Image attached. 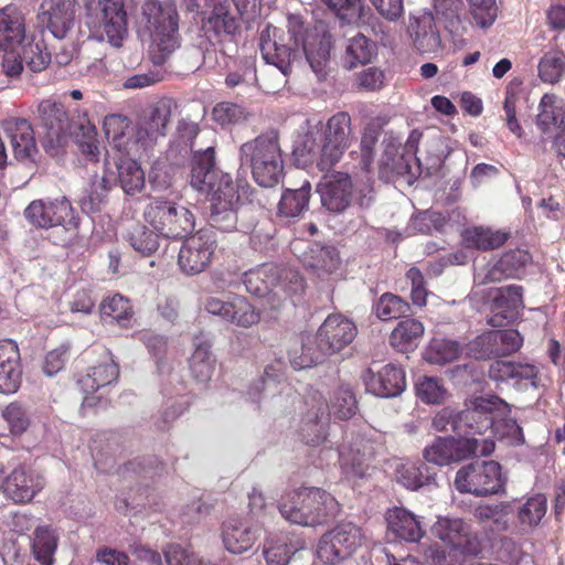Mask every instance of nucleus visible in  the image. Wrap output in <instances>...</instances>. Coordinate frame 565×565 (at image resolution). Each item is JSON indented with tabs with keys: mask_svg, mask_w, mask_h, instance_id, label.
Wrapping results in <instances>:
<instances>
[{
	"mask_svg": "<svg viewBox=\"0 0 565 565\" xmlns=\"http://www.w3.org/2000/svg\"><path fill=\"white\" fill-rule=\"evenodd\" d=\"M332 49L331 34L323 24L308 29L300 15L290 14L287 30L268 25L260 35V51L267 66L258 76L257 90L275 94L287 83L292 62L301 53L319 76H323Z\"/></svg>",
	"mask_w": 565,
	"mask_h": 565,
	"instance_id": "obj_1",
	"label": "nucleus"
},
{
	"mask_svg": "<svg viewBox=\"0 0 565 565\" xmlns=\"http://www.w3.org/2000/svg\"><path fill=\"white\" fill-rule=\"evenodd\" d=\"M352 139L351 117L340 111L327 122L309 125L297 142L296 152L300 156L319 153L318 167L321 171L329 170L341 160Z\"/></svg>",
	"mask_w": 565,
	"mask_h": 565,
	"instance_id": "obj_2",
	"label": "nucleus"
},
{
	"mask_svg": "<svg viewBox=\"0 0 565 565\" xmlns=\"http://www.w3.org/2000/svg\"><path fill=\"white\" fill-rule=\"evenodd\" d=\"M140 24L150 33L149 54L156 65H162L179 47V14L171 0H145Z\"/></svg>",
	"mask_w": 565,
	"mask_h": 565,
	"instance_id": "obj_3",
	"label": "nucleus"
},
{
	"mask_svg": "<svg viewBox=\"0 0 565 565\" xmlns=\"http://www.w3.org/2000/svg\"><path fill=\"white\" fill-rule=\"evenodd\" d=\"M117 182L125 193L134 195L145 186V172L131 159H121L114 163L105 160L102 172H95L85 195L81 199L82 210L87 214L100 211L107 201L109 190Z\"/></svg>",
	"mask_w": 565,
	"mask_h": 565,
	"instance_id": "obj_4",
	"label": "nucleus"
},
{
	"mask_svg": "<svg viewBox=\"0 0 565 565\" xmlns=\"http://www.w3.org/2000/svg\"><path fill=\"white\" fill-rule=\"evenodd\" d=\"M356 334L358 328L352 320L340 313L329 315L319 327L315 339H308L302 344L301 355L291 356L290 362L296 370L311 367L326 356L340 352Z\"/></svg>",
	"mask_w": 565,
	"mask_h": 565,
	"instance_id": "obj_5",
	"label": "nucleus"
},
{
	"mask_svg": "<svg viewBox=\"0 0 565 565\" xmlns=\"http://www.w3.org/2000/svg\"><path fill=\"white\" fill-rule=\"evenodd\" d=\"M241 163L248 166L255 182L263 188L279 183L284 173V160L276 135H262L239 148Z\"/></svg>",
	"mask_w": 565,
	"mask_h": 565,
	"instance_id": "obj_6",
	"label": "nucleus"
},
{
	"mask_svg": "<svg viewBox=\"0 0 565 565\" xmlns=\"http://www.w3.org/2000/svg\"><path fill=\"white\" fill-rule=\"evenodd\" d=\"M279 511L291 523L316 526L334 516L339 512V503L320 488H302L289 494L280 503Z\"/></svg>",
	"mask_w": 565,
	"mask_h": 565,
	"instance_id": "obj_7",
	"label": "nucleus"
},
{
	"mask_svg": "<svg viewBox=\"0 0 565 565\" xmlns=\"http://www.w3.org/2000/svg\"><path fill=\"white\" fill-rule=\"evenodd\" d=\"M145 222L159 235L168 238L183 237L195 226L193 213L171 201L156 199L143 210Z\"/></svg>",
	"mask_w": 565,
	"mask_h": 565,
	"instance_id": "obj_8",
	"label": "nucleus"
},
{
	"mask_svg": "<svg viewBox=\"0 0 565 565\" xmlns=\"http://www.w3.org/2000/svg\"><path fill=\"white\" fill-rule=\"evenodd\" d=\"M317 411H309L308 427L303 428V439L307 444L317 446L326 438L324 423L329 415L339 419L351 418L356 412V401L349 387L341 386L334 391L330 404L320 397Z\"/></svg>",
	"mask_w": 565,
	"mask_h": 565,
	"instance_id": "obj_9",
	"label": "nucleus"
},
{
	"mask_svg": "<svg viewBox=\"0 0 565 565\" xmlns=\"http://www.w3.org/2000/svg\"><path fill=\"white\" fill-rule=\"evenodd\" d=\"M493 449L494 443L490 438L479 440L477 438L438 437L424 449L423 456L429 463L446 466L463 460L471 455L487 456Z\"/></svg>",
	"mask_w": 565,
	"mask_h": 565,
	"instance_id": "obj_10",
	"label": "nucleus"
},
{
	"mask_svg": "<svg viewBox=\"0 0 565 565\" xmlns=\"http://www.w3.org/2000/svg\"><path fill=\"white\" fill-rule=\"evenodd\" d=\"M364 541L360 526L352 522H341L322 535L317 555L322 562L334 564L354 554Z\"/></svg>",
	"mask_w": 565,
	"mask_h": 565,
	"instance_id": "obj_11",
	"label": "nucleus"
},
{
	"mask_svg": "<svg viewBox=\"0 0 565 565\" xmlns=\"http://www.w3.org/2000/svg\"><path fill=\"white\" fill-rule=\"evenodd\" d=\"M454 483L461 493L477 497L497 493L503 486L501 466L493 460L469 463L457 471Z\"/></svg>",
	"mask_w": 565,
	"mask_h": 565,
	"instance_id": "obj_12",
	"label": "nucleus"
},
{
	"mask_svg": "<svg viewBox=\"0 0 565 565\" xmlns=\"http://www.w3.org/2000/svg\"><path fill=\"white\" fill-rule=\"evenodd\" d=\"M504 407V402L497 396H480L469 401L461 411V438L492 433L497 417Z\"/></svg>",
	"mask_w": 565,
	"mask_h": 565,
	"instance_id": "obj_13",
	"label": "nucleus"
},
{
	"mask_svg": "<svg viewBox=\"0 0 565 565\" xmlns=\"http://www.w3.org/2000/svg\"><path fill=\"white\" fill-rule=\"evenodd\" d=\"M24 217L30 225L38 228L76 226L73 207L65 198L51 200H34L24 210Z\"/></svg>",
	"mask_w": 565,
	"mask_h": 565,
	"instance_id": "obj_14",
	"label": "nucleus"
},
{
	"mask_svg": "<svg viewBox=\"0 0 565 565\" xmlns=\"http://www.w3.org/2000/svg\"><path fill=\"white\" fill-rule=\"evenodd\" d=\"M216 248L214 235L207 231H200L182 243L178 255L180 269L186 275L202 273L211 263Z\"/></svg>",
	"mask_w": 565,
	"mask_h": 565,
	"instance_id": "obj_15",
	"label": "nucleus"
},
{
	"mask_svg": "<svg viewBox=\"0 0 565 565\" xmlns=\"http://www.w3.org/2000/svg\"><path fill=\"white\" fill-rule=\"evenodd\" d=\"M100 38L111 46L121 47L128 35L127 13L122 0H98Z\"/></svg>",
	"mask_w": 565,
	"mask_h": 565,
	"instance_id": "obj_16",
	"label": "nucleus"
},
{
	"mask_svg": "<svg viewBox=\"0 0 565 565\" xmlns=\"http://www.w3.org/2000/svg\"><path fill=\"white\" fill-rule=\"evenodd\" d=\"M431 533L451 550L467 554L479 552L477 536L461 519L438 518L431 527Z\"/></svg>",
	"mask_w": 565,
	"mask_h": 565,
	"instance_id": "obj_17",
	"label": "nucleus"
},
{
	"mask_svg": "<svg viewBox=\"0 0 565 565\" xmlns=\"http://www.w3.org/2000/svg\"><path fill=\"white\" fill-rule=\"evenodd\" d=\"M530 260L531 255L523 249L504 253L495 263L476 270L475 289L490 282H499L503 279L515 277Z\"/></svg>",
	"mask_w": 565,
	"mask_h": 565,
	"instance_id": "obj_18",
	"label": "nucleus"
},
{
	"mask_svg": "<svg viewBox=\"0 0 565 565\" xmlns=\"http://www.w3.org/2000/svg\"><path fill=\"white\" fill-rule=\"evenodd\" d=\"M353 184L350 177L343 172H334L323 177L319 183L322 205L334 213L344 212L352 203Z\"/></svg>",
	"mask_w": 565,
	"mask_h": 565,
	"instance_id": "obj_19",
	"label": "nucleus"
},
{
	"mask_svg": "<svg viewBox=\"0 0 565 565\" xmlns=\"http://www.w3.org/2000/svg\"><path fill=\"white\" fill-rule=\"evenodd\" d=\"M262 535V527L242 519L231 518L223 522L221 537L225 550L235 555L249 551Z\"/></svg>",
	"mask_w": 565,
	"mask_h": 565,
	"instance_id": "obj_20",
	"label": "nucleus"
},
{
	"mask_svg": "<svg viewBox=\"0 0 565 565\" xmlns=\"http://www.w3.org/2000/svg\"><path fill=\"white\" fill-rule=\"evenodd\" d=\"M374 456L373 445L364 439H355L341 447L340 466L344 477L355 482L369 475L370 462Z\"/></svg>",
	"mask_w": 565,
	"mask_h": 565,
	"instance_id": "obj_21",
	"label": "nucleus"
},
{
	"mask_svg": "<svg viewBox=\"0 0 565 565\" xmlns=\"http://www.w3.org/2000/svg\"><path fill=\"white\" fill-rule=\"evenodd\" d=\"M38 120L45 130L44 143L61 145L70 129V119L63 104L52 99L42 100L38 106Z\"/></svg>",
	"mask_w": 565,
	"mask_h": 565,
	"instance_id": "obj_22",
	"label": "nucleus"
},
{
	"mask_svg": "<svg viewBox=\"0 0 565 565\" xmlns=\"http://www.w3.org/2000/svg\"><path fill=\"white\" fill-rule=\"evenodd\" d=\"M44 487L42 475L31 467H17L2 482L7 497L14 502H29Z\"/></svg>",
	"mask_w": 565,
	"mask_h": 565,
	"instance_id": "obj_23",
	"label": "nucleus"
},
{
	"mask_svg": "<svg viewBox=\"0 0 565 565\" xmlns=\"http://www.w3.org/2000/svg\"><path fill=\"white\" fill-rule=\"evenodd\" d=\"M420 136V132L413 130L404 145L402 153H398V148L394 142L387 143L381 161L382 167L388 172L399 175L406 173L414 174L415 172L413 171L412 166V162H414L419 172H422L420 159L416 157Z\"/></svg>",
	"mask_w": 565,
	"mask_h": 565,
	"instance_id": "obj_24",
	"label": "nucleus"
},
{
	"mask_svg": "<svg viewBox=\"0 0 565 565\" xmlns=\"http://www.w3.org/2000/svg\"><path fill=\"white\" fill-rule=\"evenodd\" d=\"M366 390L380 397H394L406 387L405 373L402 369L387 364L377 372L371 370L364 375Z\"/></svg>",
	"mask_w": 565,
	"mask_h": 565,
	"instance_id": "obj_25",
	"label": "nucleus"
},
{
	"mask_svg": "<svg viewBox=\"0 0 565 565\" xmlns=\"http://www.w3.org/2000/svg\"><path fill=\"white\" fill-rule=\"evenodd\" d=\"M494 315L489 319V324L503 327L514 320L523 308L522 288L510 285L492 290Z\"/></svg>",
	"mask_w": 565,
	"mask_h": 565,
	"instance_id": "obj_26",
	"label": "nucleus"
},
{
	"mask_svg": "<svg viewBox=\"0 0 565 565\" xmlns=\"http://www.w3.org/2000/svg\"><path fill=\"white\" fill-rule=\"evenodd\" d=\"M489 376L495 382L512 383L521 390L537 386V370L531 364L497 360L490 365Z\"/></svg>",
	"mask_w": 565,
	"mask_h": 565,
	"instance_id": "obj_27",
	"label": "nucleus"
},
{
	"mask_svg": "<svg viewBox=\"0 0 565 565\" xmlns=\"http://www.w3.org/2000/svg\"><path fill=\"white\" fill-rule=\"evenodd\" d=\"M535 125L542 135L552 137L565 127V102L553 93L542 96L535 117Z\"/></svg>",
	"mask_w": 565,
	"mask_h": 565,
	"instance_id": "obj_28",
	"label": "nucleus"
},
{
	"mask_svg": "<svg viewBox=\"0 0 565 565\" xmlns=\"http://www.w3.org/2000/svg\"><path fill=\"white\" fill-rule=\"evenodd\" d=\"M13 157L19 161L32 160L38 152L32 126L26 119L13 118L4 124Z\"/></svg>",
	"mask_w": 565,
	"mask_h": 565,
	"instance_id": "obj_29",
	"label": "nucleus"
},
{
	"mask_svg": "<svg viewBox=\"0 0 565 565\" xmlns=\"http://www.w3.org/2000/svg\"><path fill=\"white\" fill-rule=\"evenodd\" d=\"M40 19L57 40H64L72 28L74 14L71 3L65 0H44L40 8Z\"/></svg>",
	"mask_w": 565,
	"mask_h": 565,
	"instance_id": "obj_30",
	"label": "nucleus"
},
{
	"mask_svg": "<svg viewBox=\"0 0 565 565\" xmlns=\"http://www.w3.org/2000/svg\"><path fill=\"white\" fill-rule=\"evenodd\" d=\"M303 266L320 279L335 274L341 265L339 252L333 246L311 245L300 257Z\"/></svg>",
	"mask_w": 565,
	"mask_h": 565,
	"instance_id": "obj_31",
	"label": "nucleus"
},
{
	"mask_svg": "<svg viewBox=\"0 0 565 565\" xmlns=\"http://www.w3.org/2000/svg\"><path fill=\"white\" fill-rule=\"evenodd\" d=\"M407 32L414 46L422 53L436 52L440 46L441 41L436 30L435 19L429 12L411 15Z\"/></svg>",
	"mask_w": 565,
	"mask_h": 565,
	"instance_id": "obj_32",
	"label": "nucleus"
},
{
	"mask_svg": "<svg viewBox=\"0 0 565 565\" xmlns=\"http://www.w3.org/2000/svg\"><path fill=\"white\" fill-rule=\"evenodd\" d=\"M192 149L194 157L190 183L198 191H207L217 180L220 173H223L215 169L214 147L196 148V141H194Z\"/></svg>",
	"mask_w": 565,
	"mask_h": 565,
	"instance_id": "obj_33",
	"label": "nucleus"
},
{
	"mask_svg": "<svg viewBox=\"0 0 565 565\" xmlns=\"http://www.w3.org/2000/svg\"><path fill=\"white\" fill-rule=\"evenodd\" d=\"M257 83L258 75L253 57L235 60L225 77L226 87L242 96H254L257 92Z\"/></svg>",
	"mask_w": 565,
	"mask_h": 565,
	"instance_id": "obj_34",
	"label": "nucleus"
},
{
	"mask_svg": "<svg viewBox=\"0 0 565 565\" xmlns=\"http://www.w3.org/2000/svg\"><path fill=\"white\" fill-rule=\"evenodd\" d=\"M24 14L14 6L0 10V50L13 49L26 41Z\"/></svg>",
	"mask_w": 565,
	"mask_h": 565,
	"instance_id": "obj_35",
	"label": "nucleus"
},
{
	"mask_svg": "<svg viewBox=\"0 0 565 565\" xmlns=\"http://www.w3.org/2000/svg\"><path fill=\"white\" fill-rule=\"evenodd\" d=\"M386 522L391 534L407 542H418L425 534L418 518L404 508L388 510Z\"/></svg>",
	"mask_w": 565,
	"mask_h": 565,
	"instance_id": "obj_36",
	"label": "nucleus"
},
{
	"mask_svg": "<svg viewBox=\"0 0 565 565\" xmlns=\"http://www.w3.org/2000/svg\"><path fill=\"white\" fill-rule=\"evenodd\" d=\"M477 345H490L483 352L475 353L476 359H486L491 355H508L518 351L522 345L521 334L513 329L493 331L473 343Z\"/></svg>",
	"mask_w": 565,
	"mask_h": 565,
	"instance_id": "obj_37",
	"label": "nucleus"
},
{
	"mask_svg": "<svg viewBox=\"0 0 565 565\" xmlns=\"http://www.w3.org/2000/svg\"><path fill=\"white\" fill-rule=\"evenodd\" d=\"M311 185L306 181L299 189H286L277 206V215L285 220H295L308 210Z\"/></svg>",
	"mask_w": 565,
	"mask_h": 565,
	"instance_id": "obj_38",
	"label": "nucleus"
},
{
	"mask_svg": "<svg viewBox=\"0 0 565 565\" xmlns=\"http://www.w3.org/2000/svg\"><path fill=\"white\" fill-rule=\"evenodd\" d=\"M278 276V267L274 265H263L245 273L243 282L249 294L264 297L276 288Z\"/></svg>",
	"mask_w": 565,
	"mask_h": 565,
	"instance_id": "obj_39",
	"label": "nucleus"
},
{
	"mask_svg": "<svg viewBox=\"0 0 565 565\" xmlns=\"http://www.w3.org/2000/svg\"><path fill=\"white\" fill-rule=\"evenodd\" d=\"M118 374L117 364L109 356H106L103 362L93 366L85 376L79 379L77 384L85 394H89L111 384L118 377Z\"/></svg>",
	"mask_w": 565,
	"mask_h": 565,
	"instance_id": "obj_40",
	"label": "nucleus"
},
{
	"mask_svg": "<svg viewBox=\"0 0 565 565\" xmlns=\"http://www.w3.org/2000/svg\"><path fill=\"white\" fill-rule=\"evenodd\" d=\"M424 330L423 323L418 320H403L392 331L390 343L398 352L411 351L417 347Z\"/></svg>",
	"mask_w": 565,
	"mask_h": 565,
	"instance_id": "obj_41",
	"label": "nucleus"
},
{
	"mask_svg": "<svg viewBox=\"0 0 565 565\" xmlns=\"http://www.w3.org/2000/svg\"><path fill=\"white\" fill-rule=\"evenodd\" d=\"M58 537L55 532L46 525H39L33 532L31 548L34 558L41 565H52L53 555L57 547Z\"/></svg>",
	"mask_w": 565,
	"mask_h": 565,
	"instance_id": "obj_42",
	"label": "nucleus"
},
{
	"mask_svg": "<svg viewBox=\"0 0 565 565\" xmlns=\"http://www.w3.org/2000/svg\"><path fill=\"white\" fill-rule=\"evenodd\" d=\"M376 52V45L362 33L349 39L343 56L344 67L352 70L359 64H366Z\"/></svg>",
	"mask_w": 565,
	"mask_h": 565,
	"instance_id": "obj_43",
	"label": "nucleus"
},
{
	"mask_svg": "<svg viewBox=\"0 0 565 565\" xmlns=\"http://www.w3.org/2000/svg\"><path fill=\"white\" fill-rule=\"evenodd\" d=\"M130 127L128 117L119 114H110L104 118L103 129L109 143L117 150L129 153L130 141L127 131Z\"/></svg>",
	"mask_w": 565,
	"mask_h": 565,
	"instance_id": "obj_44",
	"label": "nucleus"
},
{
	"mask_svg": "<svg viewBox=\"0 0 565 565\" xmlns=\"http://www.w3.org/2000/svg\"><path fill=\"white\" fill-rule=\"evenodd\" d=\"M463 243L468 247L477 249L498 248L508 239V234L501 231H492L484 227L467 228L462 233Z\"/></svg>",
	"mask_w": 565,
	"mask_h": 565,
	"instance_id": "obj_45",
	"label": "nucleus"
},
{
	"mask_svg": "<svg viewBox=\"0 0 565 565\" xmlns=\"http://www.w3.org/2000/svg\"><path fill=\"white\" fill-rule=\"evenodd\" d=\"M23 63L32 72L45 70L51 61V54L46 52L43 41H34L26 38L22 45L17 46Z\"/></svg>",
	"mask_w": 565,
	"mask_h": 565,
	"instance_id": "obj_46",
	"label": "nucleus"
},
{
	"mask_svg": "<svg viewBox=\"0 0 565 565\" xmlns=\"http://www.w3.org/2000/svg\"><path fill=\"white\" fill-rule=\"evenodd\" d=\"M207 191L211 204H217L218 202L221 205L228 206H238L239 204V191L227 173H220L217 180Z\"/></svg>",
	"mask_w": 565,
	"mask_h": 565,
	"instance_id": "obj_47",
	"label": "nucleus"
},
{
	"mask_svg": "<svg viewBox=\"0 0 565 565\" xmlns=\"http://www.w3.org/2000/svg\"><path fill=\"white\" fill-rule=\"evenodd\" d=\"M1 417L6 422L11 435L22 436L31 425V416L28 408L19 403L12 402L1 411Z\"/></svg>",
	"mask_w": 565,
	"mask_h": 565,
	"instance_id": "obj_48",
	"label": "nucleus"
},
{
	"mask_svg": "<svg viewBox=\"0 0 565 565\" xmlns=\"http://www.w3.org/2000/svg\"><path fill=\"white\" fill-rule=\"evenodd\" d=\"M131 247L141 255L149 256L159 247L158 234L145 225L135 224L126 234Z\"/></svg>",
	"mask_w": 565,
	"mask_h": 565,
	"instance_id": "obj_49",
	"label": "nucleus"
},
{
	"mask_svg": "<svg viewBox=\"0 0 565 565\" xmlns=\"http://www.w3.org/2000/svg\"><path fill=\"white\" fill-rule=\"evenodd\" d=\"M190 369L194 379L200 383H206L214 372V359L210 345L200 343L196 345L190 360Z\"/></svg>",
	"mask_w": 565,
	"mask_h": 565,
	"instance_id": "obj_50",
	"label": "nucleus"
},
{
	"mask_svg": "<svg viewBox=\"0 0 565 565\" xmlns=\"http://www.w3.org/2000/svg\"><path fill=\"white\" fill-rule=\"evenodd\" d=\"M461 352L456 341L434 339L426 350L425 358L430 364H446L455 361Z\"/></svg>",
	"mask_w": 565,
	"mask_h": 565,
	"instance_id": "obj_51",
	"label": "nucleus"
},
{
	"mask_svg": "<svg viewBox=\"0 0 565 565\" xmlns=\"http://www.w3.org/2000/svg\"><path fill=\"white\" fill-rule=\"evenodd\" d=\"M231 307L225 319L226 321L245 328L252 327L259 321V313L244 297H232Z\"/></svg>",
	"mask_w": 565,
	"mask_h": 565,
	"instance_id": "obj_52",
	"label": "nucleus"
},
{
	"mask_svg": "<svg viewBox=\"0 0 565 565\" xmlns=\"http://www.w3.org/2000/svg\"><path fill=\"white\" fill-rule=\"evenodd\" d=\"M510 513L511 510L508 503H498L476 508L473 516L479 522H492L495 531H507L509 529Z\"/></svg>",
	"mask_w": 565,
	"mask_h": 565,
	"instance_id": "obj_53",
	"label": "nucleus"
},
{
	"mask_svg": "<svg viewBox=\"0 0 565 565\" xmlns=\"http://www.w3.org/2000/svg\"><path fill=\"white\" fill-rule=\"evenodd\" d=\"M375 315L383 321L397 319L409 310L408 303L399 296L383 294L374 307Z\"/></svg>",
	"mask_w": 565,
	"mask_h": 565,
	"instance_id": "obj_54",
	"label": "nucleus"
},
{
	"mask_svg": "<svg viewBox=\"0 0 565 565\" xmlns=\"http://www.w3.org/2000/svg\"><path fill=\"white\" fill-rule=\"evenodd\" d=\"M416 395L426 404H440L446 399L447 390L443 382L434 376H422L416 382Z\"/></svg>",
	"mask_w": 565,
	"mask_h": 565,
	"instance_id": "obj_55",
	"label": "nucleus"
},
{
	"mask_svg": "<svg viewBox=\"0 0 565 565\" xmlns=\"http://www.w3.org/2000/svg\"><path fill=\"white\" fill-rule=\"evenodd\" d=\"M333 14L347 24L358 22L362 17L361 0H320Z\"/></svg>",
	"mask_w": 565,
	"mask_h": 565,
	"instance_id": "obj_56",
	"label": "nucleus"
},
{
	"mask_svg": "<svg viewBox=\"0 0 565 565\" xmlns=\"http://www.w3.org/2000/svg\"><path fill=\"white\" fill-rule=\"evenodd\" d=\"M422 468V466L412 461L397 463L395 469L397 482L411 490L420 488L428 480Z\"/></svg>",
	"mask_w": 565,
	"mask_h": 565,
	"instance_id": "obj_57",
	"label": "nucleus"
},
{
	"mask_svg": "<svg viewBox=\"0 0 565 565\" xmlns=\"http://www.w3.org/2000/svg\"><path fill=\"white\" fill-rule=\"evenodd\" d=\"M565 71V62L563 57L555 52L546 53L539 63L540 78L548 84L557 83Z\"/></svg>",
	"mask_w": 565,
	"mask_h": 565,
	"instance_id": "obj_58",
	"label": "nucleus"
},
{
	"mask_svg": "<svg viewBox=\"0 0 565 565\" xmlns=\"http://www.w3.org/2000/svg\"><path fill=\"white\" fill-rule=\"evenodd\" d=\"M163 553L168 565H215L179 544L168 545Z\"/></svg>",
	"mask_w": 565,
	"mask_h": 565,
	"instance_id": "obj_59",
	"label": "nucleus"
},
{
	"mask_svg": "<svg viewBox=\"0 0 565 565\" xmlns=\"http://www.w3.org/2000/svg\"><path fill=\"white\" fill-rule=\"evenodd\" d=\"M546 513V499L542 494H536L522 505L519 511V519L523 525L536 526Z\"/></svg>",
	"mask_w": 565,
	"mask_h": 565,
	"instance_id": "obj_60",
	"label": "nucleus"
},
{
	"mask_svg": "<svg viewBox=\"0 0 565 565\" xmlns=\"http://www.w3.org/2000/svg\"><path fill=\"white\" fill-rule=\"evenodd\" d=\"M164 136L166 131L162 128L152 122L147 116H143L137 121L134 145L148 148Z\"/></svg>",
	"mask_w": 565,
	"mask_h": 565,
	"instance_id": "obj_61",
	"label": "nucleus"
},
{
	"mask_svg": "<svg viewBox=\"0 0 565 565\" xmlns=\"http://www.w3.org/2000/svg\"><path fill=\"white\" fill-rule=\"evenodd\" d=\"M237 207L217 204H211L210 224L224 232H232L237 225Z\"/></svg>",
	"mask_w": 565,
	"mask_h": 565,
	"instance_id": "obj_62",
	"label": "nucleus"
},
{
	"mask_svg": "<svg viewBox=\"0 0 565 565\" xmlns=\"http://www.w3.org/2000/svg\"><path fill=\"white\" fill-rule=\"evenodd\" d=\"M380 137V128L374 122L367 124L362 132L361 149V168L369 171L374 160V146Z\"/></svg>",
	"mask_w": 565,
	"mask_h": 565,
	"instance_id": "obj_63",
	"label": "nucleus"
},
{
	"mask_svg": "<svg viewBox=\"0 0 565 565\" xmlns=\"http://www.w3.org/2000/svg\"><path fill=\"white\" fill-rule=\"evenodd\" d=\"M103 315L116 320L119 324L125 326L131 317V307L129 300L120 295L107 298L102 303Z\"/></svg>",
	"mask_w": 565,
	"mask_h": 565,
	"instance_id": "obj_64",
	"label": "nucleus"
}]
</instances>
